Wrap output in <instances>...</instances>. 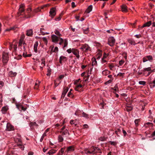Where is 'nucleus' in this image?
I'll return each instance as SVG.
<instances>
[{
  "instance_id": "f257e3e1",
  "label": "nucleus",
  "mask_w": 155,
  "mask_h": 155,
  "mask_svg": "<svg viewBox=\"0 0 155 155\" xmlns=\"http://www.w3.org/2000/svg\"><path fill=\"white\" fill-rule=\"evenodd\" d=\"M25 38V35L24 34L21 35L20 38L19 40L18 46L20 47L21 49L25 50V45L26 43L24 42V40Z\"/></svg>"
},
{
  "instance_id": "f03ea898",
  "label": "nucleus",
  "mask_w": 155,
  "mask_h": 155,
  "mask_svg": "<svg viewBox=\"0 0 155 155\" xmlns=\"http://www.w3.org/2000/svg\"><path fill=\"white\" fill-rule=\"evenodd\" d=\"M8 60V54L7 52H4L2 54V61L4 64H6Z\"/></svg>"
},
{
  "instance_id": "7ed1b4c3",
  "label": "nucleus",
  "mask_w": 155,
  "mask_h": 155,
  "mask_svg": "<svg viewBox=\"0 0 155 155\" xmlns=\"http://www.w3.org/2000/svg\"><path fill=\"white\" fill-rule=\"evenodd\" d=\"M96 150H99V148H98L97 147H91L90 149V150H87L85 151V153L86 154L88 153H92L94 154L96 152L95 151Z\"/></svg>"
},
{
  "instance_id": "20e7f679",
  "label": "nucleus",
  "mask_w": 155,
  "mask_h": 155,
  "mask_svg": "<svg viewBox=\"0 0 155 155\" xmlns=\"http://www.w3.org/2000/svg\"><path fill=\"white\" fill-rule=\"evenodd\" d=\"M115 42V39L113 37H109L108 40V44L110 46H113Z\"/></svg>"
},
{
  "instance_id": "39448f33",
  "label": "nucleus",
  "mask_w": 155,
  "mask_h": 155,
  "mask_svg": "<svg viewBox=\"0 0 155 155\" xmlns=\"http://www.w3.org/2000/svg\"><path fill=\"white\" fill-rule=\"evenodd\" d=\"M51 37L52 38V41L55 43H57V42L59 41L60 39L59 37L55 35H52Z\"/></svg>"
},
{
  "instance_id": "423d86ee",
  "label": "nucleus",
  "mask_w": 155,
  "mask_h": 155,
  "mask_svg": "<svg viewBox=\"0 0 155 155\" xmlns=\"http://www.w3.org/2000/svg\"><path fill=\"white\" fill-rule=\"evenodd\" d=\"M72 53L76 56L77 59H79L80 58L79 51L78 50L73 48Z\"/></svg>"
},
{
  "instance_id": "0eeeda50",
  "label": "nucleus",
  "mask_w": 155,
  "mask_h": 155,
  "mask_svg": "<svg viewBox=\"0 0 155 155\" xmlns=\"http://www.w3.org/2000/svg\"><path fill=\"white\" fill-rule=\"evenodd\" d=\"M14 129V127L10 123H8L7 124L6 130L8 131L13 130Z\"/></svg>"
},
{
  "instance_id": "6e6552de",
  "label": "nucleus",
  "mask_w": 155,
  "mask_h": 155,
  "mask_svg": "<svg viewBox=\"0 0 155 155\" xmlns=\"http://www.w3.org/2000/svg\"><path fill=\"white\" fill-rule=\"evenodd\" d=\"M50 15L52 17L55 16L56 14V9L52 8L51 9L49 12Z\"/></svg>"
},
{
  "instance_id": "1a4fd4ad",
  "label": "nucleus",
  "mask_w": 155,
  "mask_h": 155,
  "mask_svg": "<svg viewBox=\"0 0 155 155\" xmlns=\"http://www.w3.org/2000/svg\"><path fill=\"white\" fill-rule=\"evenodd\" d=\"M83 48L84 49V51L85 52L91 50V49L90 47L88 45L86 44L83 45Z\"/></svg>"
},
{
  "instance_id": "9d476101",
  "label": "nucleus",
  "mask_w": 155,
  "mask_h": 155,
  "mask_svg": "<svg viewBox=\"0 0 155 155\" xmlns=\"http://www.w3.org/2000/svg\"><path fill=\"white\" fill-rule=\"evenodd\" d=\"M8 109L9 108L8 106L6 105L4 106L2 108V112L3 114H5Z\"/></svg>"
},
{
  "instance_id": "9b49d317",
  "label": "nucleus",
  "mask_w": 155,
  "mask_h": 155,
  "mask_svg": "<svg viewBox=\"0 0 155 155\" xmlns=\"http://www.w3.org/2000/svg\"><path fill=\"white\" fill-rule=\"evenodd\" d=\"M16 107L19 110L21 111L22 110L25 111L26 108L24 107L22 105L20 104H17L16 105Z\"/></svg>"
},
{
  "instance_id": "f8f14e48",
  "label": "nucleus",
  "mask_w": 155,
  "mask_h": 155,
  "mask_svg": "<svg viewBox=\"0 0 155 155\" xmlns=\"http://www.w3.org/2000/svg\"><path fill=\"white\" fill-rule=\"evenodd\" d=\"M151 67H148L147 68H143V69L142 70L143 72H145L146 71H149L148 75H149L151 72Z\"/></svg>"
},
{
  "instance_id": "ddd939ff",
  "label": "nucleus",
  "mask_w": 155,
  "mask_h": 155,
  "mask_svg": "<svg viewBox=\"0 0 155 155\" xmlns=\"http://www.w3.org/2000/svg\"><path fill=\"white\" fill-rule=\"evenodd\" d=\"M60 132L63 136L65 135L66 136H68L69 135L68 131L67 129L63 131H61Z\"/></svg>"
},
{
  "instance_id": "4468645a",
  "label": "nucleus",
  "mask_w": 155,
  "mask_h": 155,
  "mask_svg": "<svg viewBox=\"0 0 155 155\" xmlns=\"http://www.w3.org/2000/svg\"><path fill=\"white\" fill-rule=\"evenodd\" d=\"M17 74V73L16 72H13L12 71H10L8 73V75L10 77H14Z\"/></svg>"
},
{
  "instance_id": "2eb2a0df",
  "label": "nucleus",
  "mask_w": 155,
  "mask_h": 155,
  "mask_svg": "<svg viewBox=\"0 0 155 155\" xmlns=\"http://www.w3.org/2000/svg\"><path fill=\"white\" fill-rule=\"evenodd\" d=\"M152 24V22L151 21H149L148 22L144 24L141 27L142 28L146 27H149Z\"/></svg>"
},
{
  "instance_id": "dca6fc26",
  "label": "nucleus",
  "mask_w": 155,
  "mask_h": 155,
  "mask_svg": "<svg viewBox=\"0 0 155 155\" xmlns=\"http://www.w3.org/2000/svg\"><path fill=\"white\" fill-rule=\"evenodd\" d=\"M68 91V88H67L66 89H64L62 93L61 97H64Z\"/></svg>"
},
{
  "instance_id": "f3484780",
  "label": "nucleus",
  "mask_w": 155,
  "mask_h": 155,
  "mask_svg": "<svg viewBox=\"0 0 155 155\" xmlns=\"http://www.w3.org/2000/svg\"><path fill=\"white\" fill-rule=\"evenodd\" d=\"M122 11L123 12H127V7L125 5H123L121 6Z\"/></svg>"
},
{
  "instance_id": "a211bd4d",
  "label": "nucleus",
  "mask_w": 155,
  "mask_h": 155,
  "mask_svg": "<svg viewBox=\"0 0 155 155\" xmlns=\"http://www.w3.org/2000/svg\"><path fill=\"white\" fill-rule=\"evenodd\" d=\"M92 5H90L88 6V7L87 8V9L86 10V12L88 13H89L92 11Z\"/></svg>"
},
{
  "instance_id": "6ab92c4d",
  "label": "nucleus",
  "mask_w": 155,
  "mask_h": 155,
  "mask_svg": "<svg viewBox=\"0 0 155 155\" xmlns=\"http://www.w3.org/2000/svg\"><path fill=\"white\" fill-rule=\"evenodd\" d=\"M25 6V5L24 4H21L20 5L19 8V11L21 12H23L24 11V7Z\"/></svg>"
},
{
  "instance_id": "aec40b11",
  "label": "nucleus",
  "mask_w": 155,
  "mask_h": 155,
  "mask_svg": "<svg viewBox=\"0 0 155 155\" xmlns=\"http://www.w3.org/2000/svg\"><path fill=\"white\" fill-rule=\"evenodd\" d=\"M33 34V31L32 29H29L27 31L26 34L28 36H31Z\"/></svg>"
},
{
  "instance_id": "412c9836",
  "label": "nucleus",
  "mask_w": 155,
  "mask_h": 155,
  "mask_svg": "<svg viewBox=\"0 0 155 155\" xmlns=\"http://www.w3.org/2000/svg\"><path fill=\"white\" fill-rule=\"evenodd\" d=\"M74 150V148L72 146H70L68 147L67 148V150L66 151L68 152H72Z\"/></svg>"
},
{
  "instance_id": "4be33fe9",
  "label": "nucleus",
  "mask_w": 155,
  "mask_h": 155,
  "mask_svg": "<svg viewBox=\"0 0 155 155\" xmlns=\"http://www.w3.org/2000/svg\"><path fill=\"white\" fill-rule=\"evenodd\" d=\"M128 42L131 45H135L136 44V43L132 39H129L128 40Z\"/></svg>"
},
{
  "instance_id": "5701e85b",
  "label": "nucleus",
  "mask_w": 155,
  "mask_h": 155,
  "mask_svg": "<svg viewBox=\"0 0 155 155\" xmlns=\"http://www.w3.org/2000/svg\"><path fill=\"white\" fill-rule=\"evenodd\" d=\"M56 150H51L49 151L48 152V154H49V155H53L55 153H56Z\"/></svg>"
},
{
  "instance_id": "b1692460",
  "label": "nucleus",
  "mask_w": 155,
  "mask_h": 155,
  "mask_svg": "<svg viewBox=\"0 0 155 155\" xmlns=\"http://www.w3.org/2000/svg\"><path fill=\"white\" fill-rule=\"evenodd\" d=\"M38 45V42H35L34 46V51L35 52H36L37 51V48Z\"/></svg>"
},
{
  "instance_id": "393cba45",
  "label": "nucleus",
  "mask_w": 155,
  "mask_h": 155,
  "mask_svg": "<svg viewBox=\"0 0 155 155\" xmlns=\"http://www.w3.org/2000/svg\"><path fill=\"white\" fill-rule=\"evenodd\" d=\"M70 122L71 125L74 124L75 126H76L78 124V122H76V120H71Z\"/></svg>"
},
{
  "instance_id": "a878e982",
  "label": "nucleus",
  "mask_w": 155,
  "mask_h": 155,
  "mask_svg": "<svg viewBox=\"0 0 155 155\" xmlns=\"http://www.w3.org/2000/svg\"><path fill=\"white\" fill-rule=\"evenodd\" d=\"M103 75H107L110 73V71L107 70H105L102 71V72Z\"/></svg>"
},
{
  "instance_id": "bb28decb",
  "label": "nucleus",
  "mask_w": 155,
  "mask_h": 155,
  "mask_svg": "<svg viewBox=\"0 0 155 155\" xmlns=\"http://www.w3.org/2000/svg\"><path fill=\"white\" fill-rule=\"evenodd\" d=\"M65 122L64 120H63L62 121V123L61 125H60L59 123H57L55 124V126L56 127H58L60 126H62L64 123H65Z\"/></svg>"
},
{
  "instance_id": "cd10ccee",
  "label": "nucleus",
  "mask_w": 155,
  "mask_h": 155,
  "mask_svg": "<svg viewBox=\"0 0 155 155\" xmlns=\"http://www.w3.org/2000/svg\"><path fill=\"white\" fill-rule=\"evenodd\" d=\"M83 30L85 33H87L88 31L89 28L87 26L86 28H83Z\"/></svg>"
},
{
  "instance_id": "c85d7f7f",
  "label": "nucleus",
  "mask_w": 155,
  "mask_h": 155,
  "mask_svg": "<svg viewBox=\"0 0 155 155\" xmlns=\"http://www.w3.org/2000/svg\"><path fill=\"white\" fill-rule=\"evenodd\" d=\"M63 140V138L61 135H59L58 137V140L59 142H61Z\"/></svg>"
},
{
  "instance_id": "c756f323",
  "label": "nucleus",
  "mask_w": 155,
  "mask_h": 155,
  "mask_svg": "<svg viewBox=\"0 0 155 155\" xmlns=\"http://www.w3.org/2000/svg\"><path fill=\"white\" fill-rule=\"evenodd\" d=\"M72 91V89H71L69 91V92L67 96L69 97H73V96L72 95V93H71V91Z\"/></svg>"
},
{
  "instance_id": "7c9ffc66",
  "label": "nucleus",
  "mask_w": 155,
  "mask_h": 155,
  "mask_svg": "<svg viewBox=\"0 0 155 155\" xmlns=\"http://www.w3.org/2000/svg\"><path fill=\"white\" fill-rule=\"evenodd\" d=\"M42 39L45 42V44L46 45H47V44H48V40H47V38L45 37H44L42 38Z\"/></svg>"
},
{
  "instance_id": "2f4dec72",
  "label": "nucleus",
  "mask_w": 155,
  "mask_h": 155,
  "mask_svg": "<svg viewBox=\"0 0 155 155\" xmlns=\"http://www.w3.org/2000/svg\"><path fill=\"white\" fill-rule=\"evenodd\" d=\"M47 72L48 73L47 74V75L48 76H50L51 74V70L50 68H48Z\"/></svg>"
},
{
  "instance_id": "473e14b6",
  "label": "nucleus",
  "mask_w": 155,
  "mask_h": 155,
  "mask_svg": "<svg viewBox=\"0 0 155 155\" xmlns=\"http://www.w3.org/2000/svg\"><path fill=\"white\" fill-rule=\"evenodd\" d=\"M82 117H84L86 118H87L89 117L88 115L84 112H83L82 113Z\"/></svg>"
},
{
  "instance_id": "72a5a7b5",
  "label": "nucleus",
  "mask_w": 155,
  "mask_h": 155,
  "mask_svg": "<svg viewBox=\"0 0 155 155\" xmlns=\"http://www.w3.org/2000/svg\"><path fill=\"white\" fill-rule=\"evenodd\" d=\"M92 60L93 61L92 64V65H94L96 64L97 61L95 58H92Z\"/></svg>"
},
{
  "instance_id": "f704fd0d",
  "label": "nucleus",
  "mask_w": 155,
  "mask_h": 155,
  "mask_svg": "<svg viewBox=\"0 0 155 155\" xmlns=\"http://www.w3.org/2000/svg\"><path fill=\"white\" fill-rule=\"evenodd\" d=\"M149 84L151 88H153L155 87V84H153V82H150Z\"/></svg>"
},
{
  "instance_id": "c9c22d12",
  "label": "nucleus",
  "mask_w": 155,
  "mask_h": 155,
  "mask_svg": "<svg viewBox=\"0 0 155 155\" xmlns=\"http://www.w3.org/2000/svg\"><path fill=\"white\" fill-rule=\"evenodd\" d=\"M99 139L102 141H104L106 140V138L104 137H101L99 138Z\"/></svg>"
},
{
  "instance_id": "e433bc0d",
  "label": "nucleus",
  "mask_w": 155,
  "mask_h": 155,
  "mask_svg": "<svg viewBox=\"0 0 155 155\" xmlns=\"http://www.w3.org/2000/svg\"><path fill=\"white\" fill-rule=\"evenodd\" d=\"M138 83L142 85H144L146 84L145 82L143 81H140Z\"/></svg>"
},
{
  "instance_id": "4c0bfd02",
  "label": "nucleus",
  "mask_w": 155,
  "mask_h": 155,
  "mask_svg": "<svg viewBox=\"0 0 155 155\" xmlns=\"http://www.w3.org/2000/svg\"><path fill=\"white\" fill-rule=\"evenodd\" d=\"M40 83V81H37L36 82V83L35 84V88L36 89H37V87H38V86H39V84Z\"/></svg>"
},
{
  "instance_id": "58836bf2",
  "label": "nucleus",
  "mask_w": 155,
  "mask_h": 155,
  "mask_svg": "<svg viewBox=\"0 0 155 155\" xmlns=\"http://www.w3.org/2000/svg\"><path fill=\"white\" fill-rule=\"evenodd\" d=\"M73 51V48H70L69 49H68L67 50V51L69 54L72 52Z\"/></svg>"
},
{
  "instance_id": "ea45409f",
  "label": "nucleus",
  "mask_w": 155,
  "mask_h": 155,
  "mask_svg": "<svg viewBox=\"0 0 155 155\" xmlns=\"http://www.w3.org/2000/svg\"><path fill=\"white\" fill-rule=\"evenodd\" d=\"M55 33L58 35H61L59 31L57 30H55L54 31Z\"/></svg>"
},
{
  "instance_id": "a19ab883",
  "label": "nucleus",
  "mask_w": 155,
  "mask_h": 155,
  "mask_svg": "<svg viewBox=\"0 0 155 155\" xmlns=\"http://www.w3.org/2000/svg\"><path fill=\"white\" fill-rule=\"evenodd\" d=\"M146 57L148 59V60H149V61L152 60L153 59V58L151 56H147Z\"/></svg>"
},
{
  "instance_id": "79ce46f5",
  "label": "nucleus",
  "mask_w": 155,
  "mask_h": 155,
  "mask_svg": "<svg viewBox=\"0 0 155 155\" xmlns=\"http://www.w3.org/2000/svg\"><path fill=\"white\" fill-rule=\"evenodd\" d=\"M124 63V61L123 60H121L119 62V64L120 65H122Z\"/></svg>"
},
{
  "instance_id": "37998d69",
  "label": "nucleus",
  "mask_w": 155,
  "mask_h": 155,
  "mask_svg": "<svg viewBox=\"0 0 155 155\" xmlns=\"http://www.w3.org/2000/svg\"><path fill=\"white\" fill-rule=\"evenodd\" d=\"M108 54H106V53H104V54L103 57L102 58L105 59L107 56Z\"/></svg>"
},
{
  "instance_id": "c03bdc74",
  "label": "nucleus",
  "mask_w": 155,
  "mask_h": 155,
  "mask_svg": "<svg viewBox=\"0 0 155 155\" xmlns=\"http://www.w3.org/2000/svg\"><path fill=\"white\" fill-rule=\"evenodd\" d=\"M68 45V42L67 40H65L64 41V44L63 48L65 47Z\"/></svg>"
},
{
  "instance_id": "a18cd8bd",
  "label": "nucleus",
  "mask_w": 155,
  "mask_h": 155,
  "mask_svg": "<svg viewBox=\"0 0 155 155\" xmlns=\"http://www.w3.org/2000/svg\"><path fill=\"white\" fill-rule=\"evenodd\" d=\"M105 59L102 58L101 63L102 64H104L107 62V61L104 59Z\"/></svg>"
},
{
  "instance_id": "49530a36",
  "label": "nucleus",
  "mask_w": 155,
  "mask_h": 155,
  "mask_svg": "<svg viewBox=\"0 0 155 155\" xmlns=\"http://www.w3.org/2000/svg\"><path fill=\"white\" fill-rule=\"evenodd\" d=\"M58 48L57 47H55L54 48V50L53 51V52H58Z\"/></svg>"
},
{
  "instance_id": "de8ad7c7",
  "label": "nucleus",
  "mask_w": 155,
  "mask_h": 155,
  "mask_svg": "<svg viewBox=\"0 0 155 155\" xmlns=\"http://www.w3.org/2000/svg\"><path fill=\"white\" fill-rule=\"evenodd\" d=\"M65 58V57L63 56H61L60 58V62L61 63V60L63 59H64Z\"/></svg>"
},
{
  "instance_id": "09e8293b",
  "label": "nucleus",
  "mask_w": 155,
  "mask_h": 155,
  "mask_svg": "<svg viewBox=\"0 0 155 155\" xmlns=\"http://www.w3.org/2000/svg\"><path fill=\"white\" fill-rule=\"evenodd\" d=\"M59 41H60V42L59 43V44L60 45H61V44L62 43L63 41V39L62 38H60V39Z\"/></svg>"
},
{
  "instance_id": "8fccbe9b",
  "label": "nucleus",
  "mask_w": 155,
  "mask_h": 155,
  "mask_svg": "<svg viewBox=\"0 0 155 155\" xmlns=\"http://www.w3.org/2000/svg\"><path fill=\"white\" fill-rule=\"evenodd\" d=\"M134 122L136 126H137L138 125V120L137 119L135 120Z\"/></svg>"
},
{
  "instance_id": "3c124183",
  "label": "nucleus",
  "mask_w": 155,
  "mask_h": 155,
  "mask_svg": "<svg viewBox=\"0 0 155 155\" xmlns=\"http://www.w3.org/2000/svg\"><path fill=\"white\" fill-rule=\"evenodd\" d=\"M61 19V15H60L59 17L57 18H56L55 19V20L56 21H60Z\"/></svg>"
},
{
  "instance_id": "603ef678",
  "label": "nucleus",
  "mask_w": 155,
  "mask_h": 155,
  "mask_svg": "<svg viewBox=\"0 0 155 155\" xmlns=\"http://www.w3.org/2000/svg\"><path fill=\"white\" fill-rule=\"evenodd\" d=\"M111 70H112L113 69V68L114 67V66L112 65H110L109 66Z\"/></svg>"
},
{
  "instance_id": "864d4df0",
  "label": "nucleus",
  "mask_w": 155,
  "mask_h": 155,
  "mask_svg": "<svg viewBox=\"0 0 155 155\" xmlns=\"http://www.w3.org/2000/svg\"><path fill=\"white\" fill-rule=\"evenodd\" d=\"M64 149L63 148H62L59 152H60L61 153L63 154L64 153Z\"/></svg>"
},
{
  "instance_id": "5fc2aeb1",
  "label": "nucleus",
  "mask_w": 155,
  "mask_h": 155,
  "mask_svg": "<svg viewBox=\"0 0 155 155\" xmlns=\"http://www.w3.org/2000/svg\"><path fill=\"white\" fill-rule=\"evenodd\" d=\"M124 74V73H119L117 75H118V76H123V75Z\"/></svg>"
},
{
  "instance_id": "6e6d98bb",
  "label": "nucleus",
  "mask_w": 155,
  "mask_h": 155,
  "mask_svg": "<svg viewBox=\"0 0 155 155\" xmlns=\"http://www.w3.org/2000/svg\"><path fill=\"white\" fill-rule=\"evenodd\" d=\"M147 59H146L145 58H143V62H145L147 61Z\"/></svg>"
},
{
  "instance_id": "4d7b16f0",
  "label": "nucleus",
  "mask_w": 155,
  "mask_h": 155,
  "mask_svg": "<svg viewBox=\"0 0 155 155\" xmlns=\"http://www.w3.org/2000/svg\"><path fill=\"white\" fill-rule=\"evenodd\" d=\"M123 132L124 134V136H125L127 134L126 131L124 130H123Z\"/></svg>"
},
{
  "instance_id": "13d9d810",
  "label": "nucleus",
  "mask_w": 155,
  "mask_h": 155,
  "mask_svg": "<svg viewBox=\"0 0 155 155\" xmlns=\"http://www.w3.org/2000/svg\"><path fill=\"white\" fill-rule=\"evenodd\" d=\"M110 143L112 145H115L116 144V143L114 142L110 141Z\"/></svg>"
},
{
  "instance_id": "bf43d9fd",
  "label": "nucleus",
  "mask_w": 155,
  "mask_h": 155,
  "mask_svg": "<svg viewBox=\"0 0 155 155\" xmlns=\"http://www.w3.org/2000/svg\"><path fill=\"white\" fill-rule=\"evenodd\" d=\"M135 36L137 38H139L140 37L141 35H135Z\"/></svg>"
},
{
  "instance_id": "052dcab7",
  "label": "nucleus",
  "mask_w": 155,
  "mask_h": 155,
  "mask_svg": "<svg viewBox=\"0 0 155 155\" xmlns=\"http://www.w3.org/2000/svg\"><path fill=\"white\" fill-rule=\"evenodd\" d=\"M33 153L32 152H29L28 153V155H33Z\"/></svg>"
},
{
  "instance_id": "680f3d73",
  "label": "nucleus",
  "mask_w": 155,
  "mask_h": 155,
  "mask_svg": "<svg viewBox=\"0 0 155 155\" xmlns=\"http://www.w3.org/2000/svg\"><path fill=\"white\" fill-rule=\"evenodd\" d=\"M42 61L41 63V65H42V66H45V61Z\"/></svg>"
},
{
  "instance_id": "e2e57ef3",
  "label": "nucleus",
  "mask_w": 155,
  "mask_h": 155,
  "mask_svg": "<svg viewBox=\"0 0 155 155\" xmlns=\"http://www.w3.org/2000/svg\"><path fill=\"white\" fill-rule=\"evenodd\" d=\"M71 5H72V7L73 8H74L75 6V3L74 2H72V3H71Z\"/></svg>"
},
{
  "instance_id": "0e129e2a",
  "label": "nucleus",
  "mask_w": 155,
  "mask_h": 155,
  "mask_svg": "<svg viewBox=\"0 0 155 155\" xmlns=\"http://www.w3.org/2000/svg\"><path fill=\"white\" fill-rule=\"evenodd\" d=\"M75 18L76 19V21H78L79 20V16H76L75 17Z\"/></svg>"
},
{
  "instance_id": "69168bd1",
  "label": "nucleus",
  "mask_w": 155,
  "mask_h": 155,
  "mask_svg": "<svg viewBox=\"0 0 155 155\" xmlns=\"http://www.w3.org/2000/svg\"><path fill=\"white\" fill-rule=\"evenodd\" d=\"M113 29H110L109 30H107V32L108 33H110L111 32V31H113Z\"/></svg>"
},
{
  "instance_id": "338daca9",
  "label": "nucleus",
  "mask_w": 155,
  "mask_h": 155,
  "mask_svg": "<svg viewBox=\"0 0 155 155\" xmlns=\"http://www.w3.org/2000/svg\"><path fill=\"white\" fill-rule=\"evenodd\" d=\"M82 87V85L81 84H79L77 86V87L78 88H81Z\"/></svg>"
},
{
  "instance_id": "774afa93",
  "label": "nucleus",
  "mask_w": 155,
  "mask_h": 155,
  "mask_svg": "<svg viewBox=\"0 0 155 155\" xmlns=\"http://www.w3.org/2000/svg\"><path fill=\"white\" fill-rule=\"evenodd\" d=\"M112 81V80H109V81H108L107 82H106L105 83V84H107V83H110Z\"/></svg>"
}]
</instances>
